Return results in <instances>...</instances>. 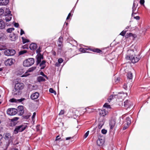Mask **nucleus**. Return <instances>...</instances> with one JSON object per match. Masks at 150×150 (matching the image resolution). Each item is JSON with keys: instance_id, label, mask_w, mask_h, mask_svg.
<instances>
[{"instance_id": "obj_1", "label": "nucleus", "mask_w": 150, "mask_h": 150, "mask_svg": "<svg viewBox=\"0 0 150 150\" xmlns=\"http://www.w3.org/2000/svg\"><path fill=\"white\" fill-rule=\"evenodd\" d=\"M135 50H132V63L133 64L137 62L140 59V57L139 52L137 50V47L135 46Z\"/></svg>"}, {"instance_id": "obj_2", "label": "nucleus", "mask_w": 150, "mask_h": 150, "mask_svg": "<svg viewBox=\"0 0 150 150\" xmlns=\"http://www.w3.org/2000/svg\"><path fill=\"white\" fill-rule=\"evenodd\" d=\"M24 87L23 83H18L16 84L15 88L13 90L12 93L14 96L19 95L21 94V90Z\"/></svg>"}, {"instance_id": "obj_3", "label": "nucleus", "mask_w": 150, "mask_h": 150, "mask_svg": "<svg viewBox=\"0 0 150 150\" xmlns=\"http://www.w3.org/2000/svg\"><path fill=\"white\" fill-rule=\"evenodd\" d=\"M35 62L34 59L33 58H29L25 60L23 62L24 66L28 67L33 65Z\"/></svg>"}, {"instance_id": "obj_4", "label": "nucleus", "mask_w": 150, "mask_h": 150, "mask_svg": "<svg viewBox=\"0 0 150 150\" xmlns=\"http://www.w3.org/2000/svg\"><path fill=\"white\" fill-rule=\"evenodd\" d=\"M26 127L27 126L25 125L16 126L14 131V133L16 134L19 132H22L26 129Z\"/></svg>"}, {"instance_id": "obj_5", "label": "nucleus", "mask_w": 150, "mask_h": 150, "mask_svg": "<svg viewBox=\"0 0 150 150\" xmlns=\"http://www.w3.org/2000/svg\"><path fill=\"white\" fill-rule=\"evenodd\" d=\"M5 12V20L6 22L11 21L12 18V15L11 14V11L9 9L6 8Z\"/></svg>"}, {"instance_id": "obj_6", "label": "nucleus", "mask_w": 150, "mask_h": 150, "mask_svg": "<svg viewBox=\"0 0 150 150\" xmlns=\"http://www.w3.org/2000/svg\"><path fill=\"white\" fill-rule=\"evenodd\" d=\"M127 96V94L125 93H119L117 94V95H111L109 98L108 99V101L110 102L111 100L113 98V97H114L115 98H117V96H118L120 98H123L125 96Z\"/></svg>"}, {"instance_id": "obj_7", "label": "nucleus", "mask_w": 150, "mask_h": 150, "mask_svg": "<svg viewBox=\"0 0 150 150\" xmlns=\"http://www.w3.org/2000/svg\"><path fill=\"white\" fill-rule=\"evenodd\" d=\"M63 38L62 37H60L58 39L57 41V45L58 47V51L60 52L63 47Z\"/></svg>"}, {"instance_id": "obj_8", "label": "nucleus", "mask_w": 150, "mask_h": 150, "mask_svg": "<svg viewBox=\"0 0 150 150\" xmlns=\"http://www.w3.org/2000/svg\"><path fill=\"white\" fill-rule=\"evenodd\" d=\"M17 112L18 110L14 108H11L7 110V113L10 115H16Z\"/></svg>"}, {"instance_id": "obj_9", "label": "nucleus", "mask_w": 150, "mask_h": 150, "mask_svg": "<svg viewBox=\"0 0 150 150\" xmlns=\"http://www.w3.org/2000/svg\"><path fill=\"white\" fill-rule=\"evenodd\" d=\"M134 3L133 4V6L132 8V19H135L137 21L139 20L140 18L139 16H135L136 14V12H135V10H136V8H134Z\"/></svg>"}, {"instance_id": "obj_10", "label": "nucleus", "mask_w": 150, "mask_h": 150, "mask_svg": "<svg viewBox=\"0 0 150 150\" xmlns=\"http://www.w3.org/2000/svg\"><path fill=\"white\" fill-rule=\"evenodd\" d=\"M105 138L103 137H99L97 141V143L99 146H102L105 142Z\"/></svg>"}, {"instance_id": "obj_11", "label": "nucleus", "mask_w": 150, "mask_h": 150, "mask_svg": "<svg viewBox=\"0 0 150 150\" xmlns=\"http://www.w3.org/2000/svg\"><path fill=\"white\" fill-rule=\"evenodd\" d=\"M15 62L14 59L12 58L8 59L5 61L4 63L6 66H11Z\"/></svg>"}, {"instance_id": "obj_12", "label": "nucleus", "mask_w": 150, "mask_h": 150, "mask_svg": "<svg viewBox=\"0 0 150 150\" xmlns=\"http://www.w3.org/2000/svg\"><path fill=\"white\" fill-rule=\"evenodd\" d=\"M36 68V67H33L30 68L24 74H23L21 76V77H26L30 75V74L28 73V72H30L33 71L34 70H35Z\"/></svg>"}, {"instance_id": "obj_13", "label": "nucleus", "mask_w": 150, "mask_h": 150, "mask_svg": "<svg viewBox=\"0 0 150 150\" xmlns=\"http://www.w3.org/2000/svg\"><path fill=\"white\" fill-rule=\"evenodd\" d=\"M108 110L104 109L99 110V114L102 116H104L108 114Z\"/></svg>"}, {"instance_id": "obj_14", "label": "nucleus", "mask_w": 150, "mask_h": 150, "mask_svg": "<svg viewBox=\"0 0 150 150\" xmlns=\"http://www.w3.org/2000/svg\"><path fill=\"white\" fill-rule=\"evenodd\" d=\"M25 100L24 98H22L19 99H16L15 98H12L9 100V101L12 103H20L22 102Z\"/></svg>"}, {"instance_id": "obj_15", "label": "nucleus", "mask_w": 150, "mask_h": 150, "mask_svg": "<svg viewBox=\"0 0 150 150\" xmlns=\"http://www.w3.org/2000/svg\"><path fill=\"white\" fill-rule=\"evenodd\" d=\"M39 96V94L38 92H35L33 93L30 96V98L32 100H35L37 99Z\"/></svg>"}, {"instance_id": "obj_16", "label": "nucleus", "mask_w": 150, "mask_h": 150, "mask_svg": "<svg viewBox=\"0 0 150 150\" xmlns=\"http://www.w3.org/2000/svg\"><path fill=\"white\" fill-rule=\"evenodd\" d=\"M37 59V64H39L41 62L42 59H43V56L41 54H37L36 56Z\"/></svg>"}, {"instance_id": "obj_17", "label": "nucleus", "mask_w": 150, "mask_h": 150, "mask_svg": "<svg viewBox=\"0 0 150 150\" xmlns=\"http://www.w3.org/2000/svg\"><path fill=\"white\" fill-rule=\"evenodd\" d=\"M9 2V0H0V6H6Z\"/></svg>"}, {"instance_id": "obj_18", "label": "nucleus", "mask_w": 150, "mask_h": 150, "mask_svg": "<svg viewBox=\"0 0 150 150\" xmlns=\"http://www.w3.org/2000/svg\"><path fill=\"white\" fill-rule=\"evenodd\" d=\"M11 137L10 134L8 133H5L4 134V137L6 139L8 140L11 138Z\"/></svg>"}, {"instance_id": "obj_19", "label": "nucleus", "mask_w": 150, "mask_h": 150, "mask_svg": "<svg viewBox=\"0 0 150 150\" xmlns=\"http://www.w3.org/2000/svg\"><path fill=\"white\" fill-rule=\"evenodd\" d=\"M115 124V122L114 120H111L110 122V128L112 129L114 127Z\"/></svg>"}, {"instance_id": "obj_20", "label": "nucleus", "mask_w": 150, "mask_h": 150, "mask_svg": "<svg viewBox=\"0 0 150 150\" xmlns=\"http://www.w3.org/2000/svg\"><path fill=\"white\" fill-rule=\"evenodd\" d=\"M5 26L4 22L1 19H0V29H4Z\"/></svg>"}, {"instance_id": "obj_21", "label": "nucleus", "mask_w": 150, "mask_h": 150, "mask_svg": "<svg viewBox=\"0 0 150 150\" xmlns=\"http://www.w3.org/2000/svg\"><path fill=\"white\" fill-rule=\"evenodd\" d=\"M30 48L31 50H34L37 48V45L35 44L32 43L30 45Z\"/></svg>"}, {"instance_id": "obj_22", "label": "nucleus", "mask_w": 150, "mask_h": 150, "mask_svg": "<svg viewBox=\"0 0 150 150\" xmlns=\"http://www.w3.org/2000/svg\"><path fill=\"white\" fill-rule=\"evenodd\" d=\"M46 62L45 60H43L42 61L41 63L40 64V66L41 67V69H42L44 68L45 67V63Z\"/></svg>"}, {"instance_id": "obj_23", "label": "nucleus", "mask_w": 150, "mask_h": 150, "mask_svg": "<svg viewBox=\"0 0 150 150\" xmlns=\"http://www.w3.org/2000/svg\"><path fill=\"white\" fill-rule=\"evenodd\" d=\"M10 40L12 41H13L16 40V37L14 34H10L9 35Z\"/></svg>"}, {"instance_id": "obj_24", "label": "nucleus", "mask_w": 150, "mask_h": 150, "mask_svg": "<svg viewBox=\"0 0 150 150\" xmlns=\"http://www.w3.org/2000/svg\"><path fill=\"white\" fill-rule=\"evenodd\" d=\"M126 122L127 125L129 126L131 123V121L130 118L129 117H127L126 119Z\"/></svg>"}, {"instance_id": "obj_25", "label": "nucleus", "mask_w": 150, "mask_h": 150, "mask_svg": "<svg viewBox=\"0 0 150 150\" xmlns=\"http://www.w3.org/2000/svg\"><path fill=\"white\" fill-rule=\"evenodd\" d=\"M16 53V51L14 50H9L10 56L13 55Z\"/></svg>"}, {"instance_id": "obj_26", "label": "nucleus", "mask_w": 150, "mask_h": 150, "mask_svg": "<svg viewBox=\"0 0 150 150\" xmlns=\"http://www.w3.org/2000/svg\"><path fill=\"white\" fill-rule=\"evenodd\" d=\"M104 122L103 121H100L99 122L98 125V127L99 129L101 128L104 125Z\"/></svg>"}, {"instance_id": "obj_27", "label": "nucleus", "mask_w": 150, "mask_h": 150, "mask_svg": "<svg viewBox=\"0 0 150 150\" xmlns=\"http://www.w3.org/2000/svg\"><path fill=\"white\" fill-rule=\"evenodd\" d=\"M104 107L107 110H108V109L111 108V107L110 105H108L107 103H105L103 105Z\"/></svg>"}, {"instance_id": "obj_28", "label": "nucleus", "mask_w": 150, "mask_h": 150, "mask_svg": "<svg viewBox=\"0 0 150 150\" xmlns=\"http://www.w3.org/2000/svg\"><path fill=\"white\" fill-rule=\"evenodd\" d=\"M128 28L126 27V29H125L124 30H123L122 32L120 34V35H121L122 36H124L125 33H126V32L127 31V30L126 29L127 28Z\"/></svg>"}, {"instance_id": "obj_29", "label": "nucleus", "mask_w": 150, "mask_h": 150, "mask_svg": "<svg viewBox=\"0 0 150 150\" xmlns=\"http://www.w3.org/2000/svg\"><path fill=\"white\" fill-rule=\"evenodd\" d=\"M38 80L39 81H44L45 79L42 76H40L38 77Z\"/></svg>"}, {"instance_id": "obj_30", "label": "nucleus", "mask_w": 150, "mask_h": 150, "mask_svg": "<svg viewBox=\"0 0 150 150\" xmlns=\"http://www.w3.org/2000/svg\"><path fill=\"white\" fill-rule=\"evenodd\" d=\"M127 79L129 80L131 79V73L130 71L129 72L127 75Z\"/></svg>"}, {"instance_id": "obj_31", "label": "nucleus", "mask_w": 150, "mask_h": 150, "mask_svg": "<svg viewBox=\"0 0 150 150\" xmlns=\"http://www.w3.org/2000/svg\"><path fill=\"white\" fill-rule=\"evenodd\" d=\"M4 54L6 56H10L9 54V50H7L5 51L4 52Z\"/></svg>"}, {"instance_id": "obj_32", "label": "nucleus", "mask_w": 150, "mask_h": 150, "mask_svg": "<svg viewBox=\"0 0 150 150\" xmlns=\"http://www.w3.org/2000/svg\"><path fill=\"white\" fill-rule=\"evenodd\" d=\"M18 112H19L20 111L24 110L23 106H18Z\"/></svg>"}, {"instance_id": "obj_33", "label": "nucleus", "mask_w": 150, "mask_h": 150, "mask_svg": "<svg viewBox=\"0 0 150 150\" xmlns=\"http://www.w3.org/2000/svg\"><path fill=\"white\" fill-rule=\"evenodd\" d=\"M91 50L94 52H96L97 53H100V52H101V51L98 49H96Z\"/></svg>"}, {"instance_id": "obj_34", "label": "nucleus", "mask_w": 150, "mask_h": 150, "mask_svg": "<svg viewBox=\"0 0 150 150\" xmlns=\"http://www.w3.org/2000/svg\"><path fill=\"white\" fill-rule=\"evenodd\" d=\"M14 30V28H11L7 29L6 30V31L8 33H11L13 30Z\"/></svg>"}, {"instance_id": "obj_35", "label": "nucleus", "mask_w": 150, "mask_h": 150, "mask_svg": "<svg viewBox=\"0 0 150 150\" xmlns=\"http://www.w3.org/2000/svg\"><path fill=\"white\" fill-rule=\"evenodd\" d=\"M22 39L23 40V43H25L26 42H28L29 41L25 38H24L23 37H22Z\"/></svg>"}, {"instance_id": "obj_36", "label": "nucleus", "mask_w": 150, "mask_h": 150, "mask_svg": "<svg viewBox=\"0 0 150 150\" xmlns=\"http://www.w3.org/2000/svg\"><path fill=\"white\" fill-rule=\"evenodd\" d=\"M132 37L133 38V40H136L137 38V35L136 34H132Z\"/></svg>"}, {"instance_id": "obj_37", "label": "nucleus", "mask_w": 150, "mask_h": 150, "mask_svg": "<svg viewBox=\"0 0 150 150\" xmlns=\"http://www.w3.org/2000/svg\"><path fill=\"white\" fill-rule=\"evenodd\" d=\"M89 131H88L83 136V138L84 139L86 138L88 136L89 134Z\"/></svg>"}, {"instance_id": "obj_38", "label": "nucleus", "mask_w": 150, "mask_h": 150, "mask_svg": "<svg viewBox=\"0 0 150 150\" xmlns=\"http://www.w3.org/2000/svg\"><path fill=\"white\" fill-rule=\"evenodd\" d=\"M86 49L82 48H81L79 49V51L82 52L83 53H85L86 52Z\"/></svg>"}, {"instance_id": "obj_39", "label": "nucleus", "mask_w": 150, "mask_h": 150, "mask_svg": "<svg viewBox=\"0 0 150 150\" xmlns=\"http://www.w3.org/2000/svg\"><path fill=\"white\" fill-rule=\"evenodd\" d=\"M49 91L51 93H54L55 95L56 94V91H54L52 88H50L49 89Z\"/></svg>"}, {"instance_id": "obj_40", "label": "nucleus", "mask_w": 150, "mask_h": 150, "mask_svg": "<svg viewBox=\"0 0 150 150\" xmlns=\"http://www.w3.org/2000/svg\"><path fill=\"white\" fill-rule=\"evenodd\" d=\"M26 52H27L25 50L21 51L20 52H19V54H21V55L22 54H23L26 53Z\"/></svg>"}, {"instance_id": "obj_41", "label": "nucleus", "mask_w": 150, "mask_h": 150, "mask_svg": "<svg viewBox=\"0 0 150 150\" xmlns=\"http://www.w3.org/2000/svg\"><path fill=\"white\" fill-rule=\"evenodd\" d=\"M128 83H127L126 84H125L123 86V88L124 89H125V90H127L128 89V88L127 87L128 86Z\"/></svg>"}, {"instance_id": "obj_42", "label": "nucleus", "mask_w": 150, "mask_h": 150, "mask_svg": "<svg viewBox=\"0 0 150 150\" xmlns=\"http://www.w3.org/2000/svg\"><path fill=\"white\" fill-rule=\"evenodd\" d=\"M145 1L144 0H140V3L141 5H143V6H144V3Z\"/></svg>"}, {"instance_id": "obj_43", "label": "nucleus", "mask_w": 150, "mask_h": 150, "mask_svg": "<svg viewBox=\"0 0 150 150\" xmlns=\"http://www.w3.org/2000/svg\"><path fill=\"white\" fill-rule=\"evenodd\" d=\"M63 61V60L61 58L59 59L58 60V62L60 64H61Z\"/></svg>"}, {"instance_id": "obj_44", "label": "nucleus", "mask_w": 150, "mask_h": 150, "mask_svg": "<svg viewBox=\"0 0 150 150\" xmlns=\"http://www.w3.org/2000/svg\"><path fill=\"white\" fill-rule=\"evenodd\" d=\"M4 11L3 9H0V16H1L4 13Z\"/></svg>"}, {"instance_id": "obj_45", "label": "nucleus", "mask_w": 150, "mask_h": 150, "mask_svg": "<svg viewBox=\"0 0 150 150\" xmlns=\"http://www.w3.org/2000/svg\"><path fill=\"white\" fill-rule=\"evenodd\" d=\"M131 35V33H127L125 37L126 38H128L129 37H130Z\"/></svg>"}, {"instance_id": "obj_46", "label": "nucleus", "mask_w": 150, "mask_h": 150, "mask_svg": "<svg viewBox=\"0 0 150 150\" xmlns=\"http://www.w3.org/2000/svg\"><path fill=\"white\" fill-rule=\"evenodd\" d=\"M19 113V115H22L24 113V110L20 111L19 112H18Z\"/></svg>"}, {"instance_id": "obj_47", "label": "nucleus", "mask_w": 150, "mask_h": 150, "mask_svg": "<svg viewBox=\"0 0 150 150\" xmlns=\"http://www.w3.org/2000/svg\"><path fill=\"white\" fill-rule=\"evenodd\" d=\"M107 130L105 129H103L101 130L102 133L104 134H105L107 133Z\"/></svg>"}, {"instance_id": "obj_48", "label": "nucleus", "mask_w": 150, "mask_h": 150, "mask_svg": "<svg viewBox=\"0 0 150 150\" xmlns=\"http://www.w3.org/2000/svg\"><path fill=\"white\" fill-rule=\"evenodd\" d=\"M60 64L58 62H57L56 63L55 65L57 67H59L60 65Z\"/></svg>"}, {"instance_id": "obj_49", "label": "nucleus", "mask_w": 150, "mask_h": 150, "mask_svg": "<svg viewBox=\"0 0 150 150\" xmlns=\"http://www.w3.org/2000/svg\"><path fill=\"white\" fill-rule=\"evenodd\" d=\"M64 110H61L60 112V113H59V115H63L64 114Z\"/></svg>"}, {"instance_id": "obj_50", "label": "nucleus", "mask_w": 150, "mask_h": 150, "mask_svg": "<svg viewBox=\"0 0 150 150\" xmlns=\"http://www.w3.org/2000/svg\"><path fill=\"white\" fill-rule=\"evenodd\" d=\"M126 59L127 60L130 59V57L129 56H127L125 57Z\"/></svg>"}, {"instance_id": "obj_51", "label": "nucleus", "mask_w": 150, "mask_h": 150, "mask_svg": "<svg viewBox=\"0 0 150 150\" xmlns=\"http://www.w3.org/2000/svg\"><path fill=\"white\" fill-rule=\"evenodd\" d=\"M24 33V32L23 30L22 29H21V33L20 35H22Z\"/></svg>"}, {"instance_id": "obj_52", "label": "nucleus", "mask_w": 150, "mask_h": 150, "mask_svg": "<svg viewBox=\"0 0 150 150\" xmlns=\"http://www.w3.org/2000/svg\"><path fill=\"white\" fill-rule=\"evenodd\" d=\"M14 26L16 27H18L19 25V24L17 23H15L14 24Z\"/></svg>"}, {"instance_id": "obj_53", "label": "nucleus", "mask_w": 150, "mask_h": 150, "mask_svg": "<svg viewBox=\"0 0 150 150\" xmlns=\"http://www.w3.org/2000/svg\"><path fill=\"white\" fill-rule=\"evenodd\" d=\"M40 74L41 75H42V76H44V77H45L47 78V76L46 75H45L43 72H41L40 73Z\"/></svg>"}, {"instance_id": "obj_54", "label": "nucleus", "mask_w": 150, "mask_h": 150, "mask_svg": "<svg viewBox=\"0 0 150 150\" xmlns=\"http://www.w3.org/2000/svg\"><path fill=\"white\" fill-rule=\"evenodd\" d=\"M60 139V138L59 137V136L58 135V136H57V137H56V138L55 141H57L58 139Z\"/></svg>"}, {"instance_id": "obj_55", "label": "nucleus", "mask_w": 150, "mask_h": 150, "mask_svg": "<svg viewBox=\"0 0 150 150\" xmlns=\"http://www.w3.org/2000/svg\"><path fill=\"white\" fill-rule=\"evenodd\" d=\"M22 47L23 49L28 48V46L27 45H24V46H23Z\"/></svg>"}, {"instance_id": "obj_56", "label": "nucleus", "mask_w": 150, "mask_h": 150, "mask_svg": "<svg viewBox=\"0 0 150 150\" xmlns=\"http://www.w3.org/2000/svg\"><path fill=\"white\" fill-rule=\"evenodd\" d=\"M35 115H36V113H35V112H34L33 113V115L32 116V119H33V118H34L35 117Z\"/></svg>"}, {"instance_id": "obj_57", "label": "nucleus", "mask_w": 150, "mask_h": 150, "mask_svg": "<svg viewBox=\"0 0 150 150\" xmlns=\"http://www.w3.org/2000/svg\"><path fill=\"white\" fill-rule=\"evenodd\" d=\"M18 119L17 117H15L12 119V121H17Z\"/></svg>"}, {"instance_id": "obj_58", "label": "nucleus", "mask_w": 150, "mask_h": 150, "mask_svg": "<svg viewBox=\"0 0 150 150\" xmlns=\"http://www.w3.org/2000/svg\"><path fill=\"white\" fill-rule=\"evenodd\" d=\"M128 126H127H127H124V127H123V129H124V130H125V129H126L128 127Z\"/></svg>"}, {"instance_id": "obj_59", "label": "nucleus", "mask_w": 150, "mask_h": 150, "mask_svg": "<svg viewBox=\"0 0 150 150\" xmlns=\"http://www.w3.org/2000/svg\"><path fill=\"white\" fill-rule=\"evenodd\" d=\"M72 12H73V11H72H72H71L70 13H69V14H68V16H69V17H70V16H71V13H72Z\"/></svg>"}, {"instance_id": "obj_60", "label": "nucleus", "mask_w": 150, "mask_h": 150, "mask_svg": "<svg viewBox=\"0 0 150 150\" xmlns=\"http://www.w3.org/2000/svg\"><path fill=\"white\" fill-rule=\"evenodd\" d=\"M71 138V137H68L66 138V140H68L70 139Z\"/></svg>"}, {"instance_id": "obj_61", "label": "nucleus", "mask_w": 150, "mask_h": 150, "mask_svg": "<svg viewBox=\"0 0 150 150\" xmlns=\"http://www.w3.org/2000/svg\"><path fill=\"white\" fill-rule=\"evenodd\" d=\"M119 80H120V78H117L116 81L115 82H118L119 81Z\"/></svg>"}, {"instance_id": "obj_62", "label": "nucleus", "mask_w": 150, "mask_h": 150, "mask_svg": "<svg viewBox=\"0 0 150 150\" xmlns=\"http://www.w3.org/2000/svg\"><path fill=\"white\" fill-rule=\"evenodd\" d=\"M2 135L0 134V141L1 140V139L2 138Z\"/></svg>"}, {"instance_id": "obj_63", "label": "nucleus", "mask_w": 150, "mask_h": 150, "mask_svg": "<svg viewBox=\"0 0 150 150\" xmlns=\"http://www.w3.org/2000/svg\"><path fill=\"white\" fill-rule=\"evenodd\" d=\"M70 17L69 16H67V20H68L69 18Z\"/></svg>"}, {"instance_id": "obj_64", "label": "nucleus", "mask_w": 150, "mask_h": 150, "mask_svg": "<svg viewBox=\"0 0 150 150\" xmlns=\"http://www.w3.org/2000/svg\"><path fill=\"white\" fill-rule=\"evenodd\" d=\"M14 150H18V149L17 148H15L14 149Z\"/></svg>"}]
</instances>
